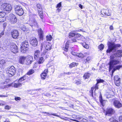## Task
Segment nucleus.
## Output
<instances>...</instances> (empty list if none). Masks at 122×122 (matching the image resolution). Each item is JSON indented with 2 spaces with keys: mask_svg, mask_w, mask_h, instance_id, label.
I'll return each instance as SVG.
<instances>
[{
  "mask_svg": "<svg viewBox=\"0 0 122 122\" xmlns=\"http://www.w3.org/2000/svg\"><path fill=\"white\" fill-rule=\"evenodd\" d=\"M42 47H43V45L42 44H41V51L42 50Z\"/></svg>",
  "mask_w": 122,
  "mask_h": 122,
  "instance_id": "63",
  "label": "nucleus"
},
{
  "mask_svg": "<svg viewBox=\"0 0 122 122\" xmlns=\"http://www.w3.org/2000/svg\"><path fill=\"white\" fill-rule=\"evenodd\" d=\"M119 119L120 122H122V116L119 117Z\"/></svg>",
  "mask_w": 122,
  "mask_h": 122,
  "instance_id": "54",
  "label": "nucleus"
},
{
  "mask_svg": "<svg viewBox=\"0 0 122 122\" xmlns=\"http://www.w3.org/2000/svg\"><path fill=\"white\" fill-rule=\"evenodd\" d=\"M51 45L49 43L46 44V46L45 47L46 49L47 50H51Z\"/></svg>",
  "mask_w": 122,
  "mask_h": 122,
  "instance_id": "20",
  "label": "nucleus"
},
{
  "mask_svg": "<svg viewBox=\"0 0 122 122\" xmlns=\"http://www.w3.org/2000/svg\"><path fill=\"white\" fill-rule=\"evenodd\" d=\"M15 101H17V100L20 101L21 99V98L20 97H15Z\"/></svg>",
  "mask_w": 122,
  "mask_h": 122,
  "instance_id": "46",
  "label": "nucleus"
},
{
  "mask_svg": "<svg viewBox=\"0 0 122 122\" xmlns=\"http://www.w3.org/2000/svg\"><path fill=\"white\" fill-rule=\"evenodd\" d=\"M104 47V46L102 44H101L98 46V49L100 50H103Z\"/></svg>",
  "mask_w": 122,
  "mask_h": 122,
  "instance_id": "34",
  "label": "nucleus"
},
{
  "mask_svg": "<svg viewBox=\"0 0 122 122\" xmlns=\"http://www.w3.org/2000/svg\"><path fill=\"white\" fill-rule=\"evenodd\" d=\"M79 7L81 9H82V5L81 4H79Z\"/></svg>",
  "mask_w": 122,
  "mask_h": 122,
  "instance_id": "57",
  "label": "nucleus"
},
{
  "mask_svg": "<svg viewBox=\"0 0 122 122\" xmlns=\"http://www.w3.org/2000/svg\"><path fill=\"white\" fill-rule=\"evenodd\" d=\"M21 29L24 31H26L27 29L26 28V27L25 26H23L22 27H21Z\"/></svg>",
  "mask_w": 122,
  "mask_h": 122,
  "instance_id": "43",
  "label": "nucleus"
},
{
  "mask_svg": "<svg viewBox=\"0 0 122 122\" xmlns=\"http://www.w3.org/2000/svg\"><path fill=\"white\" fill-rule=\"evenodd\" d=\"M30 44L32 46L34 47L36 46L38 44V41L36 38L32 39L30 41Z\"/></svg>",
  "mask_w": 122,
  "mask_h": 122,
  "instance_id": "11",
  "label": "nucleus"
},
{
  "mask_svg": "<svg viewBox=\"0 0 122 122\" xmlns=\"http://www.w3.org/2000/svg\"><path fill=\"white\" fill-rule=\"evenodd\" d=\"M114 82L116 85L117 86H119L121 84L120 80Z\"/></svg>",
  "mask_w": 122,
  "mask_h": 122,
  "instance_id": "31",
  "label": "nucleus"
},
{
  "mask_svg": "<svg viewBox=\"0 0 122 122\" xmlns=\"http://www.w3.org/2000/svg\"><path fill=\"white\" fill-rule=\"evenodd\" d=\"M41 10V11H39V16L40 17L41 19H43V13L42 12Z\"/></svg>",
  "mask_w": 122,
  "mask_h": 122,
  "instance_id": "36",
  "label": "nucleus"
},
{
  "mask_svg": "<svg viewBox=\"0 0 122 122\" xmlns=\"http://www.w3.org/2000/svg\"><path fill=\"white\" fill-rule=\"evenodd\" d=\"M75 33H70L69 34V37L71 38L72 37H75Z\"/></svg>",
  "mask_w": 122,
  "mask_h": 122,
  "instance_id": "40",
  "label": "nucleus"
},
{
  "mask_svg": "<svg viewBox=\"0 0 122 122\" xmlns=\"http://www.w3.org/2000/svg\"><path fill=\"white\" fill-rule=\"evenodd\" d=\"M48 72V70L47 69H45L44 70V72L43 73H46V74Z\"/></svg>",
  "mask_w": 122,
  "mask_h": 122,
  "instance_id": "53",
  "label": "nucleus"
},
{
  "mask_svg": "<svg viewBox=\"0 0 122 122\" xmlns=\"http://www.w3.org/2000/svg\"><path fill=\"white\" fill-rule=\"evenodd\" d=\"M110 61L109 69H112L114 67L115 65L119 64V61L116 60L117 58L116 57L115 55H112L110 56Z\"/></svg>",
  "mask_w": 122,
  "mask_h": 122,
  "instance_id": "1",
  "label": "nucleus"
},
{
  "mask_svg": "<svg viewBox=\"0 0 122 122\" xmlns=\"http://www.w3.org/2000/svg\"><path fill=\"white\" fill-rule=\"evenodd\" d=\"M106 115L108 114H114L115 111L114 109L111 108H107L106 111Z\"/></svg>",
  "mask_w": 122,
  "mask_h": 122,
  "instance_id": "13",
  "label": "nucleus"
},
{
  "mask_svg": "<svg viewBox=\"0 0 122 122\" xmlns=\"http://www.w3.org/2000/svg\"><path fill=\"white\" fill-rule=\"evenodd\" d=\"M94 90V88L93 87H92L91 88V90H90V93L91 94V95L92 97L93 96V91Z\"/></svg>",
  "mask_w": 122,
  "mask_h": 122,
  "instance_id": "44",
  "label": "nucleus"
},
{
  "mask_svg": "<svg viewBox=\"0 0 122 122\" xmlns=\"http://www.w3.org/2000/svg\"><path fill=\"white\" fill-rule=\"evenodd\" d=\"M78 65V63L74 62H72L71 63L69 66V67L70 68H72L73 67H74L75 66H76Z\"/></svg>",
  "mask_w": 122,
  "mask_h": 122,
  "instance_id": "22",
  "label": "nucleus"
},
{
  "mask_svg": "<svg viewBox=\"0 0 122 122\" xmlns=\"http://www.w3.org/2000/svg\"><path fill=\"white\" fill-rule=\"evenodd\" d=\"M113 104L115 107L118 108H119L122 107V105L120 101L117 100H114Z\"/></svg>",
  "mask_w": 122,
  "mask_h": 122,
  "instance_id": "7",
  "label": "nucleus"
},
{
  "mask_svg": "<svg viewBox=\"0 0 122 122\" xmlns=\"http://www.w3.org/2000/svg\"><path fill=\"white\" fill-rule=\"evenodd\" d=\"M10 17V20L11 23H14L16 22L17 19L16 17L14 15H12Z\"/></svg>",
  "mask_w": 122,
  "mask_h": 122,
  "instance_id": "12",
  "label": "nucleus"
},
{
  "mask_svg": "<svg viewBox=\"0 0 122 122\" xmlns=\"http://www.w3.org/2000/svg\"><path fill=\"white\" fill-rule=\"evenodd\" d=\"M101 13L103 15H107V16H110L111 15V13L109 11L108 9H103L101 11Z\"/></svg>",
  "mask_w": 122,
  "mask_h": 122,
  "instance_id": "9",
  "label": "nucleus"
},
{
  "mask_svg": "<svg viewBox=\"0 0 122 122\" xmlns=\"http://www.w3.org/2000/svg\"><path fill=\"white\" fill-rule=\"evenodd\" d=\"M76 83L77 84H80L81 83L80 81H77L76 82Z\"/></svg>",
  "mask_w": 122,
  "mask_h": 122,
  "instance_id": "58",
  "label": "nucleus"
},
{
  "mask_svg": "<svg viewBox=\"0 0 122 122\" xmlns=\"http://www.w3.org/2000/svg\"><path fill=\"white\" fill-rule=\"evenodd\" d=\"M95 89H98V86H97V84L96 85V86L95 87Z\"/></svg>",
  "mask_w": 122,
  "mask_h": 122,
  "instance_id": "61",
  "label": "nucleus"
},
{
  "mask_svg": "<svg viewBox=\"0 0 122 122\" xmlns=\"http://www.w3.org/2000/svg\"><path fill=\"white\" fill-rule=\"evenodd\" d=\"M47 51H44V52H43V53L44 54H45L46 53Z\"/></svg>",
  "mask_w": 122,
  "mask_h": 122,
  "instance_id": "64",
  "label": "nucleus"
},
{
  "mask_svg": "<svg viewBox=\"0 0 122 122\" xmlns=\"http://www.w3.org/2000/svg\"><path fill=\"white\" fill-rule=\"evenodd\" d=\"M15 13L17 15L21 16L23 14L24 11L21 6L18 5L15 6Z\"/></svg>",
  "mask_w": 122,
  "mask_h": 122,
  "instance_id": "4",
  "label": "nucleus"
},
{
  "mask_svg": "<svg viewBox=\"0 0 122 122\" xmlns=\"http://www.w3.org/2000/svg\"><path fill=\"white\" fill-rule=\"evenodd\" d=\"M41 76L42 79H45L47 76V75L46 73H43L41 74Z\"/></svg>",
  "mask_w": 122,
  "mask_h": 122,
  "instance_id": "26",
  "label": "nucleus"
},
{
  "mask_svg": "<svg viewBox=\"0 0 122 122\" xmlns=\"http://www.w3.org/2000/svg\"><path fill=\"white\" fill-rule=\"evenodd\" d=\"M115 119H114L113 117H112L110 118L109 119V121L111 122H114Z\"/></svg>",
  "mask_w": 122,
  "mask_h": 122,
  "instance_id": "50",
  "label": "nucleus"
},
{
  "mask_svg": "<svg viewBox=\"0 0 122 122\" xmlns=\"http://www.w3.org/2000/svg\"><path fill=\"white\" fill-rule=\"evenodd\" d=\"M108 48L107 51V53H110L113 50H115L121 46V45L119 44H115L114 43L110 42L108 43Z\"/></svg>",
  "mask_w": 122,
  "mask_h": 122,
  "instance_id": "2",
  "label": "nucleus"
},
{
  "mask_svg": "<svg viewBox=\"0 0 122 122\" xmlns=\"http://www.w3.org/2000/svg\"><path fill=\"white\" fill-rule=\"evenodd\" d=\"M4 33L3 31H2L1 33H0V38L2 36L4 35Z\"/></svg>",
  "mask_w": 122,
  "mask_h": 122,
  "instance_id": "51",
  "label": "nucleus"
},
{
  "mask_svg": "<svg viewBox=\"0 0 122 122\" xmlns=\"http://www.w3.org/2000/svg\"><path fill=\"white\" fill-rule=\"evenodd\" d=\"M76 56L81 58H82L84 57V55L81 53H77L76 54Z\"/></svg>",
  "mask_w": 122,
  "mask_h": 122,
  "instance_id": "33",
  "label": "nucleus"
},
{
  "mask_svg": "<svg viewBox=\"0 0 122 122\" xmlns=\"http://www.w3.org/2000/svg\"><path fill=\"white\" fill-rule=\"evenodd\" d=\"M110 30H113V26L112 25H111L110 27Z\"/></svg>",
  "mask_w": 122,
  "mask_h": 122,
  "instance_id": "55",
  "label": "nucleus"
},
{
  "mask_svg": "<svg viewBox=\"0 0 122 122\" xmlns=\"http://www.w3.org/2000/svg\"><path fill=\"white\" fill-rule=\"evenodd\" d=\"M91 57L88 56L87 57L86 59V62H87L89 63V61L91 60Z\"/></svg>",
  "mask_w": 122,
  "mask_h": 122,
  "instance_id": "39",
  "label": "nucleus"
},
{
  "mask_svg": "<svg viewBox=\"0 0 122 122\" xmlns=\"http://www.w3.org/2000/svg\"><path fill=\"white\" fill-rule=\"evenodd\" d=\"M37 8L39 9H38V11H41L42 10L41 6L40 4H37Z\"/></svg>",
  "mask_w": 122,
  "mask_h": 122,
  "instance_id": "32",
  "label": "nucleus"
},
{
  "mask_svg": "<svg viewBox=\"0 0 122 122\" xmlns=\"http://www.w3.org/2000/svg\"><path fill=\"white\" fill-rule=\"evenodd\" d=\"M1 8L3 10L9 12L12 9V7L10 4L4 3L1 5Z\"/></svg>",
  "mask_w": 122,
  "mask_h": 122,
  "instance_id": "5",
  "label": "nucleus"
},
{
  "mask_svg": "<svg viewBox=\"0 0 122 122\" xmlns=\"http://www.w3.org/2000/svg\"><path fill=\"white\" fill-rule=\"evenodd\" d=\"M25 76H24L23 77L20 78L19 80V81L21 82L26 79Z\"/></svg>",
  "mask_w": 122,
  "mask_h": 122,
  "instance_id": "35",
  "label": "nucleus"
},
{
  "mask_svg": "<svg viewBox=\"0 0 122 122\" xmlns=\"http://www.w3.org/2000/svg\"><path fill=\"white\" fill-rule=\"evenodd\" d=\"M26 63L27 65H29L33 61V59L32 56H29L26 57Z\"/></svg>",
  "mask_w": 122,
  "mask_h": 122,
  "instance_id": "8",
  "label": "nucleus"
},
{
  "mask_svg": "<svg viewBox=\"0 0 122 122\" xmlns=\"http://www.w3.org/2000/svg\"><path fill=\"white\" fill-rule=\"evenodd\" d=\"M34 72V70L32 69H31L27 73V74L29 75H30Z\"/></svg>",
  "mask_w": 122,
  "mask_h": 122,
  "instance_id": "27",
  "label": "nucleus"
},
{
  "mask_svg": "<svg viewBox=\"0 0 122 122\" xmlns=\"http://www.w3.org/2000/svg\"><path fill=\"white\" fill-rule=\"evenodd\" d=\"M46 40L47 41H50L52 39V38L51 35H48L46 36Z\"/></svg>",
  "mask_w": 122,
  "mask_h": 122,
  "instance_id": "28",
  "label": "nucleus"
},
{
  "mask_svg": "<svg viewBox=\"0 0 122 122\" xmlns=\"http://www.w3.org/2000/svg\"><path fill=\"white\" fill-rule=\"evenodd\" d=\"M18 31L16 30H13L11 32L12 37L14 38H16L19 35Z\"/></svg>",
  "mask_w": 122,
  "mask_h": 122,
  "instance_id": "10",
  "label": "nucleus"
},
{
  "mask_svg": "<svg viewBox=\"0 0 122 122\" xmlns=\"http://www.w3.org/2000/svg\"><path fill=\"white\" fill-rule=\"evenodd\" d=\"M81 35L79 34H76L75 33V37L78 38V37H80L81 36Z\"/></svg>",
  "mask_w": 122,
  "mask_h": 122,
  "instance_id": "45",
  "label": "nucleus"
},
{
  "mask_svg": "<svg viewBox=\"0 0 122 122\" xmlns=\"http://www.w3.org/2000/svg\"><path fill=\"white\" fill-rule=\"evenodd\" d=\"M11 107L8 105L5 106V109L7 110H9L10 108Z\"/></svg>",
  "mask_w": 122,
  "mask_h": 122,
  "instance_id": "47",
  "label": "nucleus"
},
{
  "mask_svg": "<svg viewBox=\"0 0 122 122\" xmlns=\"http://www.w3.org/2000/svg\"><path fill=\"white\" fill-rule=\"evenodd\" d=\"M44 61V59L42 57H40L39 58L38 61V63L39 64H42Z\"/></svg>",
  "mask_w": 122,
  "mask_h": 122,
  "instance_id": "21",
  "label": "nucleus"
},
{
  "mask_svg": "<svg viewBox=\"0 0 122 122\" xmlns=\"http://www.w3.org/2000/svg\"><path fill=\"white\" fill-rule=\"evenodd\" d=\"M111 95H114V92L112 91H111L110 92Z\"/></svg>",
  "mask_w": 122,
  "mask_h": 122,
  "instance_id": "60",
  "label": "nucleus"
},
{
  "mask_svg": "<svg viewBox=\"0 0 122 122\" xmlns=\"http://www.w3.org/2000/svg\"><path fill=\"white\" fill-rule=\"evenodd\" d=\"M51 115H53L55 116H57V117H59V116L58 115H57L55 113V114H51Z\"/></svg>",
  "mask_w": 122,
  "mask_h": 122,
  "instance_id": "56",
  "label": "nucleus"
},
{
  "mask_svg": "<svg viewBox=\"0 0 122 122\" xmlns=\"http://www.w3.org/2000/svg\"><path fill=\"white\" fill-rule=\"evenodd\" d=\"M5 104V103H0V106H3Z\"/></svg>",
  "mask_w": 122,
  "mask_h": 122,
  "instance_id": "59",
  "label": "nucleus"
},
{
  "mask_svg": "<svg viewBox=\"0 0 122 122\" xmlns=\"http://www.w3.org/2000/svg\"><path fill=\"white\" fill-rule=\"evenodd\" d=\"M112 55H115L116 57L117 58V57H121L122 56V50H118L117 53L114 54Z\"/></svg>",
  "mask_w": 122,
  "mask_h": 122,
  "instance_id": "16",
  "label": "nucleus"
},
{
  "mask_svg": "<svg viewBox=\"0 0 122 122\" xmlns=\"http://www.w3.org/2000/svg\"><path fill=\"white\" fill-rule=\"evenodd\" d=\"M5 20V18H4V17L0 16V22H4Z\"/></svg>",
  "mask_w": 122,
  "mask_h": 122,
  "instance_id": "41",
  "label": "nucleus"
},
{
  "mask_svg": "<svg viewBox=\"0 0 122 122\" xmlns=\"http://www.w3.org/2000/svg\"><path fill=\"white\" fill-rule=\"evenodd\" d=\"M5 15V13L4 12L2 11L0 12V16L4 17Z\"/></svg>",
  "mask_w": 122,
  "mask_h": 122,
  "instance_id": "37",
  "label": "nucleus"
},
{
  "mask_svg": "<svg viewBox=\"0 0 122 122\" xmlns=\"http://www.w3.org/2000/svg\"><path fill=\"white\" fill-rule=\"evenodd\" d=\"M91 74L89 73H86L84 75L83 78L84 79H87L89 78Z\"/></svg>",
  "mask_w": 122,
  "mask_h": 122,
  "instance_id": "19",
  "label": "nucleus"
},
{
  "mask_svg": "<svg viewBox=\"0 0 122 122\" xmlns=\"http://www.w3.org/2000/svg\"><path fill=\"white\" fill-rule=\"evenodd\" d=\"M29 47L28 42L27 41H25L23 42L21 45L20 49L21 52L22 53H25L28 49Z\"/></svg>",
  "mask_w": 122,
  "mask_h": 122,
  "instance_id": "3",
  "label": "nucleus"
},
{
  "mask_svg": "<svg viewBox=\"0 0 122 122\" xmlns=\"http://www.w3.org/2000/svg\"><path fill=\"white\" fill-rule=\"evenodd\" d=\"M61 2H60L57 4L56 7L57 8H60V7H61Z\"/></svg>",
  "mask_w": 122,
  "mask_h": 122,
  "instance_id": "48",
  "label": "nucleus"
},
{
  "mask_svg": "<svg viewBox=\"0 0 122 122\" xmlns=\"http://www.w3.org/2000/svg\"><path fill=\"white\" fill-rule=\"evenodd\" d=\"M40 53V51L39 50H37L35 51L34 56V58L35 59L37 60L38 59Z\"/></svg>",
  "mask_w": 122,
  "mask_h": 122,
  "instance_id": "14",
  "label": "nucleus"
},
{
  "mask_svg": "<svg viewBox=\"0 0 122 122\" xmlns=\"http://www.w3.org/2000/svg\"><path fill=\"white\" fill-rule=\"evenodd\" d=\"M68 45H65V48H64V50L66 51H68Z\"/></svg>",
  "mask_w": 122,
  "mask_h": 122,
  "instance_id": "42",
  "label": "nucleus"
},
{
  "mask_svg": "<svg viewBox=\"0 0 122 122\" xmlns=\"http://www.w3.org/2000/svg\"><path fill=\"white\" fill-rule=\"evenodd\" d=\"M38 32L40 38L42 40L43 37V32L41 29L40 28L38 30Z\"/></svg>",
  "mask_w": 122,
  "mask_h": 122,
  "instance_id": "18",
  "label": "nucleus"
},
{
  "mask_svg": "<svg viewBox=\"0 0 122 122\" xmlns=\"http://www.w3.org/2000/svg\"><path fill=\"white\" fill-rule=\"evenodd\" d=\"M97 85L100 83H103L105 81L104 80L100 79H97Z\"/></svg>",
  "mask_w": 122,
  "mask_h": 122,
  "instance_id": "30",
  "label": "nucleus"
},
{
  "mask_svg": "<svg viewBox=\"0 0 122 122\" xmlns=\"http://www.w3.org/2000/svg\"><path fill=\"white\" fill-rule=\"evenodd\" d=\"M16 69L13 66H11L6 71L9 74L11 75V76L14 75Z\"/></svg>",
  "mask_w": 122,
  "mask_h": 122,
  "instance_id": "6",
  "label": "nucleus"
},
{
  "mask_svg": "<svg viewBox=\"0 0 122 122\" xmlns=\"http://www.w3.org/2000/svg\"><path fill=\"white\" fill-rule=\"evenodd\" d=\"M5 60H2L0 61V67L2 66L5 64Z\"/></svg>",
  "mask_w": 122,
  "mask_h": 122,
  "instance_id": "24",
  "label": "nucleus"
},
{
  "mask_svg": "<svg viewBox=\"0 0 122 122\" xmlns=\"http://www.w3.org/2000/svg\"><path fill=\"white\" fill-rule=\"evenodd\" d=\"M21 85V84L20 83H15L13 84V86L14 87L17 88L20 87Z\"/></svg>",
  "mask_w": 122,
  "mask_h": 122,
  "instance_id": "25",
  "label": "nucleus"
},
{
  "mask_svg": "<svg viewBox=\"0 0 122 122\" xmlns=\"http://www.w3.org/2000/svg\"><path fill=\"white\" fill-rule=\"evenodd\" d=\"M26 57L24 56H22L20 57L19 62L22 64H24V61L26 60Z\"/></svg>",
  "mask_w": 122,
  "mask_h": 122,
  "instance_id": "15",
  "label": "nucleus"
},
{
  "mask_svg": "<svg viewBox=\"0 0 122 122\" xmlns=\"http://www.w3.org/2000/svg\"><path fill=\"white\" fill-rule=\"evenodd\" d=\"M120 80V78L118 76H114V82Z\"/></svg>",
  "mask_w": 122,
  "mask_h": 122,
  "instance_id": "29",
  "label": "nucleus"
},
{
  "mask_svg": "<svg viewBox=\"0 0 122 122\" xmlns=\"http://www.w3.org/2000/svg\"><path fill=\"white\" fill-rule=\"evenodd\" d=\"M14 46L13 48L12 49V52L14 53L17 52H18V49L17 46L15 45Z\"/></svg>",
  "mask_w": 122,
  "mask_h": 122,
  "instance_id": "23",
  "label": "nucleus"
},
{
  "mask_svg": "<svg viewBox=\"0 0 122 122\" xmlns=\"http://www.w3.org/2000/svg\"><path fill=\"white\" fill-rule=\"evenodd\" d=\"M82 45L85 48L88 49L89 48V46L88 45L86 44L85 42L83 43Z\"/></svg>",
  "mask_w": 122,
  "mask_h": 122,
  "instance_id": "38",
  "label": "nucleus"
},
{
  "mask_svg": "<svg viewBox=\"0 0 122 122\" xmlns=\"http://www.w3.org/2000/svg\"><path fill=\"white\" fill-rule=\"evenodd\" d=\"M71 54L72 55L74 56H76V54L77 53H76V52H71Z\"/></svg>",
  "mask_w": 122,
  "mask_h": 122,
  "instance_id": "52",
  "label": "nucleus"
},
{
  "mask_svg": "<svg viewBox=\"0 0 122 122\" xmlns=\"http://www.w3.org/2000/svg\"><path fill=\"white\" fill-rule=\"evenodd\" d=\"M33 24L35 26H38L37 23L35 20H34L33 22Z\"/></svg>",
  "mask_w": 122,
  "mask_h": 122,
  "instance_id": "49",
  "label": "nucleus"
},
{
  "mask_svg": "<svg viewBox=\"0 0 122 122\" xmlns=\"http://www.w3.org/2000/svg\"><path fill=\"white\" fill-rule=\"evenodd\" d=\"M72 41H73L74 42H76V39H72Z\"/></svg>",
  "mask_w": 122,
  "mask_h": 122,
  "instance_id": "62",
  "label": "nucleus"
},
{
  "mask_svg": "<svg viewBox=\"0 0 122 122\" xmlns=\"http://www.w3.org/2000/svg\"><path fill=\"white\" fill-rule=\"evenodd\" d=\"M122 66L121 65L113 67V70L112 71V74L111 75V77H112L113 75V74L114 72L116 70H119L120 68L122 67Z\"/></svg>",
  "mask_w": 122,
  "mask_h": 122,
  "instance_id": "17",
  "label": "nucleus"
}]
</instances>
